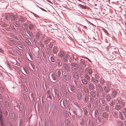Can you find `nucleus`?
<instances>
[{
  "mask_svg": "<svg viewBox=\"0 0 126 126\" xmlns=\"http://www.w3.org/2000/svg\"><path fill=\"white\" fill-rule=\"evenodd\" d=\"M63 78L65 81L70 83L71 80V75L68 73H65L63 75Z\"/></svg>",
  "mask_w": 126,
  "mask_h": 126,
  "instance_id": "obj_1",
  "label": "nucleus"
},
{
  "mask_svg": "<svg viewBox=\"0 0 126 126\" xmlns=\"http://www.w3.org/2000/svg\"><path fill=\"white\" fill-rule=\"evenodd\" d=\"M56 74L57 77V81H58L61 79L63 76V73L62 71L59 69L57 70L56 72Z\"/></svg>",
  "mask_w": 126,
  "mask_h": 126,
  "instance_id": "obj_2",
  "label": "nucleus"
},
{
  "mask_svg": "<svg viewBox=\"0 0 126 126\" xmlns=\"http://www.w3.org/2000/svg\"><path fill=\"white\" fill-rule=\"evenodd\" d=\"M79 67L81 69H84L85 66V62L83 61H81L80 62Z\"/></svg>",
  "mask_w": 126,
  "mask_h": 126,
  "instance_id": "obj_3",
  "label": "nucleus"
},
{
  "mask_svg": "<svg viewBox=\"0 0 126 126\" xmlns=\"http://www.w3.org/2000/svg\"><path fill=\"white\" fill-rule=\"evenodd\" d=\"M85 73L89 74L90 75H91V74L92 72V69L89 67L86 68L85 69Z\"/></svg>",
  "mask_w": 126,
  "mask_h": 126,
  "instance_id": "obj_4",
  "label": "nucleus"
},
{
  "mask_svg": "<svg viewBox=\"0 0 126 126\" xmlns=\"http://www.w3.org/2000/svg\"><path fill=\"white\" fill-rule=\"evenodd\" d=\"M72 75L73 77L76 79V80H78L79 79V75L77 72H73Z\"/></svg>",
  "mask_w": 126,
  "mask_h": 126,
  "instance_id": "obj_5",
  "label": "nucleus"
},
{
  "mask_svg": "<svg viewBox=\"0 0 126 126\" xmlns=\"http://www.w3.org/2000/svg\"><path fill=\"white\" fill-rule=\"evenodd\" d=\"M75 85V86L77 88H79L80 89L81 88V85L80 83H78V81L76 79L74 80Z\"/></svg>",
  "mask_w": 126,
  "mask_h": 126,
  "instance_id": "obj_6",
  "label": "nucleus"
},
{
  "mask_svg": "<svg viewBox=\"0 0 126 126\" xmlns=\"http://www.w3.org/2000/svg\"><path fill=\"white\" fill-rule=\"evenodd\" d=\"M69 86L71 91L73 92H74L76 90L75 87L72 84H69Z\"/></svg>",
  "mask_w": 126,
  "mask_h": 126,
  "instance_id": "obj_7",
  "label": "nucleus"
},
{
  "mask_svg": "<svg viewBox=\"0 0 126 126\" xmlns=\"http://www.w3.org/2000/svg\"><path fill=\"white\" fill-rule=\"evenodd\" d=\"M71 65L72 67L75 69H77L78 67V64L74 63H71Z\"/></svg>",
  "mask_w": 126,
  "mask_h": 126,
  "instance_id": "obj_8",
  "label": "nucleus"
},
{
  "mask_svg": "<svg viewBox=\"0 0 126 126\" xmlns=\"http://www.w3.org/2000/svg\"><path fill=\"white\" fill-rule=\"evenodd\" d=\"M80 80L82 83L83 85H86L88 83V80L85 78L81 79Z\"/></svg>",
  "mask_w": 126,
  "mask_h": 126,
  "instance_id": "obj_9",
  "label": "nucleus"
},
{
  "mask_svg": "<svg viewBox=\"0 0 126 126\" xmlns=\"http://www.w3.org/2000/svg\"><path fill=\"white\" fill-rule=\"evenodd\" d=\"M10 25L7 26V24L5 23H3L1 25H2V26H3L4 27H6V26H10V27L12 28V27H13V25H14V23L13 22H12V23H9Z\"/></svg>",
  "mask_w": 126,
  "mask_h": 126,
  "instance_id": "obj_10",
  "label": "nucleus"
},
{
  "mask_svg": "<svg viewBox=\"0 0 126 126\" xmlns=\"http://www.w3.org/2000/svg\"><path fill=\"white\" fill-rule=\"evenodd\" d=\"M110 90V87L107 86H105L104 87V90L105 92L108 93Z\"/></svg>",
  "mask_w": 126,
  "mask_h": 126,
  "instance_id": "obj_11",
  "label": "nucleus"
},
{
  "mask_svg": "<svg viewBox=\"0 0 126 126\" xmlns=\"http://www.w3.org/2000/svg\"><path fill=\"white\" fill-rule=\"evenodd\" d=\"M97 89L99 92H102L103 91V89L101 86L99 85H97L96 86Z\"/></svg>",
  "mask_w": 126,
  "mask_h": 126,
  "instance_id": "obj_12",
  "label": "nucleus"
},
{
  "mask_svg": "<svg viewBox=\"0 0 126 126\" xmlns=\"http://www.w3.org/2000/svg\"><path fill=\"white\" fill-rule=\"evenodd\" d=\"M63 66L65 69L68 71H70V69L69 65L65 63H64Z\"/></svg>",
  "mask_w": 126,
  "mask_h": 126,
  "instance_id": "obj_13",
  "label": "nucleus"
},
{
  "mask_svg": "<svg viewBox=\"0 0 126 126\" xmlns=\"http://www.w3.org/2000/svg\"><path fill=\"white\" fill-rule=\"evenodd\" d=\"M51 77L53 80H57V76L55 74L53 73H52L51 74Z\"/></svg>",
  "mask_w": 126,
  "mask_h": 126,
  "instance_id": "obj_14",
  "label": "nucleus"
},
{
  "mask_svg": "<svg viewBox=\"0 0 126 126\" xmlns=\"http://www.w3.org/2000/svg\"><path fill=\"white\" fill-rule=\"evenodd\" d=\"M84 92L86 93H87L89 91L88 88L85 85L82 88Z\"/></svg>",
  "mask_w": 126,
  "mask_h": 126,
  "instance_id": "obj_15",
  "label": "nucleus"
},
{
  "mask_svg": "<svg viewBox=\"0 0 126 126\" xmlns=\"http://www.w3.org/2000/svg\"><path fill=\"white\" fill-rule=\"evenodd\" d=\"M56 63L57 64L58 66H61L62 65V62L61 60L59 59H57V61Z\"/></svg>",
  "mask_w": 126,
  "mask_h": 126,
  "instance_id": "obj_16",
  "label": "nucleus"
},
{
  "mask_svg": "<svg viewBox=\"0 0 126 126\" xmlns=\"http://www.w3.org/2000/svg\"><path fill=\"white\" fill-rule=\"evenodd\" d=\"M18 20V21H23L25 20L26 18L23 17L22 16H19L17 17Z\"/></svg>",
  "mask_w": 126,
  "mask_h": 126,
  "instance_id": "obj_17",
  "label": "nucleus"
},
{
  "mask_svg": "<svg viewBox=\"0 0 126 126\" xmlns=\"http://www.w3.org/2000/svg\"><path fill=\"white\" fill-rule=\"evenodd\" d=\"M122 107V106L121 105H116L115 106L114 108L115 110H120Z\"/></svg>",
  "mask_w": 126,
  "mask_h": 126,
  "instance_id": "obj_18",
  "label": "nucleus"
},
{
  "mask_svg": "<svg viewBox=\"0 0 126 126\" xmlns=\"http://www.w3.org/2000/svg\"><path fill=\"white\" fill-rule=\"evenodd\" d=\"M64 54L63 52L62 51H60L58 54V56L61 57H63Z\"/></svg>",
  "mask_w": 126,
  "mask_h": 126,
  "instance_id": "obj_19",
  "label": "nucleus"
},
{
  "mask_svg": "<svg viewBox=\"0 0 126 126\" xmlns=\"http://www.w3.org/2000/svg\"><path fill=\"white\" fill-rule=\"evenodd\" d=\"M84 77L85 79H87V80H89L90 79V77L89 76L88 74L86 73H85L84 74Z\"/></svg>",
  "mask_w": 126,
  "mask_h": 126,
  "instance_id": "obj_20",
  "label": "nucleus"
},
{
  "mask_svg": "<svg viewBox=\"0 0 126 126\" xmlns=\"http://www.w3.org/2000/svg\"><path fill=\"white\" fill-rule=\"evenodd\" d=\"M117 94V92L115 90H113L112 91V93L111 94L112 97L114 98L115 97Z\"/></svg>",
  "mask_w": 126,
  "mask_h": 126,
  "instance_id": "obj_21",
  "label": "nucleus"
},
{
  "mask_svg": "<svg viewBox=\"0 0 126 126\" xmlns=\"http://www.w3.org/2000/svg\"><path fill=\"white\" fill-rule=\"evenodd\" d=\"M10 17L12 20H15L17 18V16L14 15H11L9 16Z\"/></svg>",
  "mask_w": 126,
  "mask_h": 126,
  "instance_id": "obj_22",
  "label": "nucleus"
},
{
  "mask_svg": "<svg viewBox=\"0 0 126 126\" xmlns=\"http://www.w3.org/2000/svg\"><path fill=\"white\" fill-rule=\"evenodd\" d=\"M9 43L10 44V45L11 46L14 45L15 43V41L12 40H10L9 41Z\"/></svg>",
  "mask_w": 126,
  "mask_h": 126,
  "instance_id": "obj_23",
  "label": "nucleus"
},
{
  "mask_svg": "<svg viewBox=\"0 0 126 126\" xmlns=\"http://www.w3.org/2000/svg\"><path fill=\"white\" fill-rule=\"evenodd\" d=\"M103 117L105 118H108V114L106 112H104L103 113Z\"/></svg>",
  "mask_w": 126,
  "mask_h": 126,
  "instance_id": "obj_24",
  "label": "nucleus"
},
{
  "mask_svg": "<svg viewBox=\"0 0 126 126\" xmlns=\"http://www.w3.org/2000/svg\"><path fill=\"white\" fill-rule=\"evenodd\" d=\"M92 80L94 82V84L98 83V80L93 77H92Z\"/></svg>",
  "mask_w": 126,
  "mask_h": 126,
  "instance_id": "obj_25",
  "label": "nucleus"
},
{
  "mask_svg": "<svg viewBox=\"0 0 126 126\" xmlns=\"http://www.w3.org/2000/svg\"><path fill=\"white\" fill-rule=\"evenodd\" d=\"M53 50L54 53H56L58 51V49L57 47H54L53 48Z\"/></svg>",
  "mask_w": 126,
  "mask_h": 126,
  "instance_id": "obj_26",
  "label": "nucleus"
},
{
  "mask_svg": "<svg viewBox=\"0 0 126 126\" xmlns=\"http://www.w3.org/2000/svg\"><path fill=\"white\" fill-rule=\"evenodd\" d=\"M106 98L107 101L109 102L110 100L111 99V96L109 94H108L106 96Z\"/></svg>",
  "mask_w": 126,
  "mask_h": 126,
  "instance_id": "obj_27",
  "label": "nucleus"
},
{
  "mask_svg": "<svg viewBox=\"0 0 126 126\" xmlns=\"http://www.w3.org/2000/svg\"><path fill=\"white\" fill-rule=\"evenodd\" d=\"M90 94L92 97H94L96 96V93L93 91H92L90 93Z\"/></svg>",
  "mask_w": 126,
  "mask_h": 126,
  "instance_id": "obj_28",
  "label": "nucleus"
},
{
  "mask_svg": "<svg viewBox=\"0 0 126 126\" xmlns=\"http://www.w3.org/2000/svg\"><path fill=\"white\" fill-rule=\"evenodd\" d=\"M50 60L53 63H54L55 62V58L54 56H51L50 57Z\"/></svg>",
  "mask_w": 126,
  "mask_h": 126,
  "instance_id": "obj_29",
  "label": "nucleus"
},
{
  "mask_svg": "<svg viewBox=\"0 0 126 126\" xmlns=\"http://www.w3.org/2000/svg\"><path fill=\"white\" fill-rule=\"evenodd\" d=\"M53 125V122L51 120H49L48 122V125L52 126Z\"/></svg>",
  "mask_w": 126,
  "mask_h": 126,
  "instance_id": "obj_30",
  "label": "nucleus"
},
{
  "mask_svg": "<svg viewBox=\"0 0 126 126\" xmlns=\"http://www.w3.org/2000/svg\"><path fill=\"white\" fill-rule=\"evenodd\" d=\"M119 117L120 119L122 120H124V117L123 114L121 112H119Z\"/></svg>",
  "mask_w": 126,
  "mask_h": 126,
  "instance_id": "obj_31",
  "label": "nucleus"
},
{
  "mask_svg": "<svg viewBox=\"0 0 126 126\" xmlns=\"http://www.w3.org/2000/svg\"><path fill=\"white\" fill-rule=\"evenodd\" d=\"M35 25L32 24H31L29 25V28L30 29H34Z\"/></svg>",
  "mask_w": 126,
  "mask_h": 126,
  "instance_id": "obj_32",
  "label": "nucleus"
},
{
  "mask_svg": "<svg viewBox=\"0 0 126 126\" xmlns=\"http://www.w3.org/2000/svg\"><path fill=\"white\" fill-rule=\"evenodd\" d=\"M46 51L48 54H50L51 51L50 49L49 48H47L46 49Z\"/></svg>",
  "mask_w": 126,
  "mask_h": 126,
  "instance_id": "obj_33",
  "label": "nucleus"
},
{
  "mask_svg": "<svg viewBox=\"0 0 126 126\" xmlns=\"http://www.w3.org/2000/svg\"><path fill=\"white\" fill-rule=\"evenodd\" d=\"M5 104L6 105V107L7 109H8L10 107V104L9 102L7 101L5 102Z\"/></svg>",
  "mask_w": 126,
  "mask_h": 126,
  "instance_id": "obj_34",
  "label": "nucleus"
},
{
  "mask_svg": "<svg viewBox=\"0 0 126 126\" xmlns=\"http://www.w3.org/2000/svg\"><path fill=\"white\" fill-rule=\"evenodd\" d=\"M89 100L88 96L85 94L84 96V100L86 102H87Z\"/></svg>",
  "mask_w": 126,
  "mask_h": 126,
  "instance_id": "obj_35",
  "label": "nucleus"
},
{
  "mask_svg": "<svg viewBox=\"0 0 126 126\" xmlns=\"http://www.w3.org/2000/svg\"><path fill=\"white\" fill-rule=\"evenodd\" d=\"M118 102L120 104L122 105V107H124L125 105V102L120 101L119 100H118Z\"/></svg>",
  "mask_w": 126,
  "mask_h": 126,
  "instance_id": "obj_36",
  "label": "nucleus"
},
{
  "mask_svg": "<svg viewBox=\"0 0 126 126\" xmlns=\"http://www.w3.org/2000/svg\"><path fill=\"white\" fill-rule=\"evenodd\" d=\"M88 87L89 88L90 90H93L94 88V86L92 84H89L88 85Z\"/></svg>",
  "mask_w": 126,
  "mask_h": 126,
  "instance_id": "obj_37",
  "label": "nucleus"
},
{
  "mask_svg": "<svg viewBox=\"0 0 126 126\" xmlns=\"http://www.w3.org/2000/svg\"><path fill=\"white\" fill-rule=\"evenodd\" d=\"M75 14L76 15H77L80 16H82L81 13L80 11L76 12H75Z\"/></svg>",
  "mask_w": 126,
  "mask_h": 126,
  "instance_id": "obj_38",
  "label": "nucleus"
},
{
  "mask_svg": "<svg viewBox=\"0 0 126 126\" xmlns=\"http://www.w3.org/2000/svg\"><path fill=\"white\" fill-rule=\"evenodd\" d=\"M98 112L97 110H95L94 111V114L95 117H97L98 116Z\"/></svg>",
  "mask_w": 126,
  "mask_h": 126,
  "instance_id": "obj_39",
  "label": "nucleus"
},
{
  "mask_svg": "<svg viewBox=\"0 0 126 126\" xmlns=\"http://www.w3.org/2000/svg\"><path fill=\"white\" fill-rule=\"evenodd\" d=\"M22 88L24 89V91L25 92H27L28 91L27 88L24 85H22Z\"/></svg>",
  "mask_w": 126,
  "mask_h": 126,
  "instance_id": "obj_40",
  "label": "nucleus"
},
{
  "mask_svg": "<svg viewBox=\"0 0 126 126\" xmlns=\"http://www.w3.org/2000/svg\"><path fill=\"white\" fill-rule=\"evenodd\" d=\"M25 41L30 46L31 45V43L29 39H26L25 40Z\"/></svg>",
  "mask_w": 126,
  "mask_h": 126,
  "instance_id": "obj_41",
  "label": "nucleus"
},
{
  "mask_svg": "<svg viewBox=\"0 0 126 126\" xmlns=\"http://www.w3.org/2000/svg\"><path fill=\"white\" fill-rule=\"evenodd\" d=\"M64 116L67 117L68 116V114L67 113V111L66 110H65L64 112Z\"/></svg>",
  "mask_w": 126,
  "mask_h": 126,
  "instance_id": "obj_42",
  "label": "nucleus"
},
{
  "mask_svg": "<svg viewBox=\"0 0 126 126\" xmlns=\"http://www.w3.org/2000/svg\"><path fill=\"white\" fill-rule=\"evenodd\" d=\"M104 81H105L104 80V79H100V83L101 84H102V85L104 84Z\"/></svg>",
  "mask_w": 126,
  "mask_h": 126,
  "instance_id": "obj_43",
  "label": "nucleus"
},
{
  "mask_svg": "<svg viewBox=\"0 0 126 126\" xmlns=\"http://www.w3.org/2000/svg\"><path fill=\"white\" fill-rule=\"evenodd\" d=\"M77 95H78L77 97H78V99H80L81 98L82 95V94L79 93H78V94Z\"/></svg>",
  "mask_w": 126,
  "mask_h": 126,
  "instance_id": "obj_44",
  "label": "nucleus"
},
{
  "mask_svg": "<svg viewBox=\"0 0 126 126\" xmlns=\"http://www.w3.org/2000/svg\"><path fill=\"white\" fill-rule=\"evenodd\" d=\"M23 98L25 101H26L27 100V97L26 95L24 94H23Z\"/></svg>",
  "mask_w": 126,
  "mask_h": 126,
  "instance_id": "obj_45",
  "label": "nucleus"
},
{
  "mask_svg": "<svg viewBox=\"0 0 126 126\" xmlns=\"http://www.w3.org/2000/svg\"><path fill=\"white\" fill-rule=\"evenodd\" d=\"M118 124L119 126H124V125L122 121H119L118 122Z\"/></svg>",
  "mask_w": 126,
  "mask_h": 126,
  "instance_id": "obj_46",
  "label": "nucleus"
},
{
  "mask_svg": "<svg viewBox=\"0 0 126 126\" xmlns=\"http://www.w3.org/2000/svg\"><path fill=\"white\" fill-rule=\"evenodd\" d=\"M13 37L17 40V42H19L20 40V39L18 37L17 38V37L15 36H14Z\"/></svg>",
  "mask_w": 126,
  "mask_h": 126,
  "instance_id": "obj_47",
  "label": "nucleus"
},
{
  "mask_svg": "<svg viewBox=\"0 0 126 126\" xmlns=\"http://www.w3.org/2000/svg\"><path fill=\"white\" fill-rule=\"evenodd\" d=\"M50 39L49 38H47L46 39L45 41V44H48V42L50 41Z\"/></svg>",
  "mask_w": 126,
  "mask_h": 126,
  "instance_id": "obj_48",
  "label": "nucleus"
},
{
  "mask_svg": "<svg viewBox=\"0 0 126 126\" xmlns=\"http://www.w3.org/2000/svg\"><path fill=\"white\" fill-rule=\"evenodd\" d=\"M70 119H66L65 121V122L66 124L68 125L70 123Z\"/></svg>",
  "mask_w": 126,
  "mask_h": 126,
  "instance_id": "obj_49",
  "label": "nucleus"
},
{
  "mask_svg": "<svg viewBox=\"0 0 126 126\" xmlns=\"http://www.w3.org/2000/svg\"><path fill=\"white\" fill-rule=\"evenodd\" d=\"M105 110L106 111H108L109 110V106L108 105H106L105 107Z\"/></svg>",
  "mask_w": 126,
  "mask_h": 126,
  "instance_id": "obj_50",
  "label": "nucleus"
},
{
  "mask_svg": "<svg viewBox=\"0 0 126 126\" xmlns=\"http://www.w3.org/2000/svg\"><path fill=\"white\" fill-rule=\"evenodd\" d=\"M63 106L64 107L66 106V101L64 99L63 101Z\"/></svg>",
  "mask_w": 126,
  "mask_h": 126,
  "instance_id": "obj_51",
  "label": "nucleus"
},
{
  "mask_svg": "<svg viewBox=\"0 0 126 126\" xmlns=\"http://www.w3.org/2000/svg\"><path fill=\"white\" fill-rule=\"evenodd\" d=\"M68 55H66L64 56V60L65 61H67V58L68 57Z\"/></svg>",
  "mask_w": 126,
  "mask_h": 126,
  "instance_id": "obj_52",
  "label": "nucleus"
},
{
  "mask_svg": "<svg viewBox=\"0 0 126 126\" xmlns=\"http://www.w3.org/2000/svg\"><path fill=\"white\" fill-rule=\"evenodd\" d=\"M8 111L6 110H5L4 111V113H3V114L5 116H7V115L8 114Z\"/></svg>",
  "mask_w": 126,
  "mask_h": 126,
  "instance_id": "obj_53",
  "label": "nucleus"
},
{
  "mask_svg": "<svg viewBox=\"0 0 126 126\" xmlns=\"http://www.w3.org/2000/svg\"><path fill=\"white\" fill-rule=\"evenodd\" d=\"M95 79H98L99 78V76L98 74H96L95 75Z\"/></svg>",
  "mask_w": 126,
  "mask_h": 126,
  "instance_id": "obj_54",
  "label": "nucleus"
},
{
  "mask_svg": "<svg viewBox=\"0 0 126 126\" xmlns=\"http://www.w3.org/2000/svg\"><path fill=\"white\" fill-rule=\"evenodd\" d=\"M84 120H83L82 119V120H81V121L80 122V124L81 125L83 126L84 125Z\"/></svg>",
  "mask_w": 126,
  "mask_h": 126,
  "instance_id": "obj_55",
  "label": "nucleus"
},
{
  "mask_svg": "<svg viewBox=\"0 0 126 126\" xmlns=\"http://www.w3.org/2000/svg\"><path fill=\"white\" fill-rule=\"evenodd\" d=\"M7 126H13L11 123L9 122H7Z\"/></svg>",
  "mask_w": 126,
  "mask_h": 126,
  "instance_id": "obj_56",
  "label": "nucleus"
},
{
  "mask_svg": "<svg viewBox=\"0 0 126 126\" xmlns=\"http://www.w3.org/2000/svg\"><path fill=\"white\" fill-rule=\"evenodd\" d=\"M40 34L39 33H37L36 35V37L37 39H38L39 37Z\"/></svg>",
  "mask_w": 126,
  "mask_h": 126,
  "instance_id": "obj_57",
  "label": "nucleus"
},
{
  "mask_svg": "<svg viewBox=\"0 0 126 126\" xmlns=\"http://www.w3.org/2000/svg\"><path fill=\"white\" fill-rule=\"evenodd\" d=\"M0 122L1 125L3 126L4 125V124L3 123V121L2 119H0Z\"/></svg>",
  "mask_w": 126,
  "mask_h": 126,
  "instance_id": "obj_58",
  "label": "nucleus"
},
{
  "mask_svg": "<svg viewBox=\"0 0 126 126\" xmlns=\"http://www.w3.org/2000/svg\"><path fill=\"white\" fill-rule=\"evenodd\" d=\"M14 23L15 24H16L18 26H19L20 25V23L17 21L14 22Z\"/></svg>",
  "mask_w": 126,
  "mask_h": 126,
  "instance_id": "obj_59",
  "label": "nucleus"
},
{
  "mask_svg": "<svg viewBox=\"0 0 126 126\" xmlns=\"http://www.w3.org/2000/svg\"><path fill=\"white\" fill-rule=\"evenodd\" d=\"M17 46L19 47L20 46H23L21 44L20 42H18L17 43Z\"/></svg>",
  "mask_w": 126,
  "mask_h": 126,
  "instance_id": "obj_60",
  "label": "nucleus"
},
{
  "mask_svg": "<svg viewBox=\"0 0 126 126\" xmlns=\"http://www.w3.org/2000/svg\"><path fill=\"white\" fill-rule=\"evenodd\" d=\"M5 19L7 20H8L9 19V16L8 15H6L5 16Z\"/></svg>",
  "mask_w": 126,
  "mask_h": 126,
  "instance_id": "obj_61",
  "label": "nucleus"
},
{
  "mask_svg": "<svg viewBox=\"0 0 126 126\" xmlns=\"http://www.w3.org/2000/svg\"><path fill=\"white\" fill-rule=\"evenodd\" d=\"M53 43L52 42H50L49 45V47H52Z\"/></svg>",
  "mask_w": 126,
  "mask_h": 126,
  "instance_id": "obj_62",
  "label": "nucleus"
},
{
  "mask_svg": "<svg viewBox=\"0 0 126 126\" xmlns=\"http://www.w3.org/2000/svg\"><path fill=\"white\" fill-rule=\"evenodd\" d=\"M97 119L98 120L99 122H100L101 121V119L100 117H98L97 118Z\"/></svg>",
  "mask_w": 126,
  "mask_h": 126,
  "instance_id": "obj_63",
  "label": "nucleus"
},
{
  "mask_svg": "<svg viewBox=\"0 0 126 126\" xmlns=\"http://www.w3.org/2000/svg\"><path fill=\"white\" fill-rule=\"evenodd\" d=\"M109 105L111 106H112L114 105L113 102V101H111L110 103H109Z\"/></svg>",
  "mask_w": 126,
  "mask_h": 126,
  "instance_id": "obj_64",
  "label": "nucleus"
}]
</instances>
